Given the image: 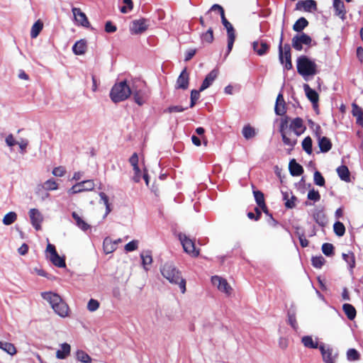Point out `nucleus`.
I'll return each mask as SVG.
<instances>
[{
  "label": "nucleus",
  "instance_id": "obj_1",
  "mask_svg": "<svg viewBox=\"0 0 363 363\" xmlns=\"http://www.w3.org/2000/svg\"><path fill=\"white\" fill-rule=\"evenodd\" d=\"M162 275L171 284H177L182 294L186 292V280L181 276V272L172 262H166L161 268Z\"/></svg>",
  "mask_w": 363,
  "mask_h": 363
},
{
  "label": "nucleus",
  "instance_id": "obj_2",
  "mask_svg": "<svg viewBox=\"0 0 363 363\" xmlns=\"http://www.w3.org/2000/svg\"><path fill=\"white\" fill-rule=\"evenodd\" d=\"M42 298L45 300L60 317H67L69 314V307L60 295L52 291L41 293Z\"/></svg>",
  "mask_w": 363,
  "mask_h": 363
},
{
  "label": "nucleus",
  "instance_id": "obj_3",
  "mask_svg": "<svg viewBox=\"0 0 363 363\" xmlns=\"http://www.w3.org/2000/svg\"><path fill=\"white\" fill-rule=\"evenodd\" d=\"M131 84H128L126 81L116 83L112 87L110 92V98L114 103L125 101L131 94Z\"/></svg>",
  "mask_w": 363,
  "mask_h": 363
},
{
  "label": "nucleus",
  "instance_id": "obj_4",
  "mask_svg": "<svg viewBox=\"0 0 363 363\" xmlns=\"http://www.w3.org/2000/svg\"><path fill=\"white\" fill-rule=\"evenodd\" d=\"M297 71L304 79L308 80V77L316 74L317 65L314 61L302 55L297 60Z\"/></svg>",
  "mask_w": 363,
  "mask_h": 363
},
{
  "label": "nucleus",
  "instance_id": "obj_5",
  "mask_svg": "<svg viewBox=\"0 0 363 363\" xmlns=\"http://www.w3.org/2000/svg\"><path fill=\"white\" fill-rule=\"evenodd\" d=\"M130 89L135 102L139 106L144 104L148 97V91L145 83L140 80H134L131 83Z\"/></svg>",
  "mask_w": 363,
  "mask_h": 363
},
{
  "label": "nucleus",
  "instance_id": "obj_6",
  "mask_svg": "<svg viewBox=\"0 0 363 363\" xmlns=\"http://www.w3.org/2000/svg\"><path fill=\"white\" fill-rule=\"evenodd\" d=\"M282 42H283V31L281 32L280 41L279 45V60L282 65L284 64V67L286 69H290L292 68V64L291 60V48L289 45L286 44L284 48H282Z\"/></svg>",
  "mask_w": 363,
  "mask_h": 363
},
{
  "label": "nucleus",
  "instance_id": "obj_7",
  "mask_svg": "<svg viewBox=\"0 0 363 363\" xmlns=\"http://www.w3.org/2000/svg\"><path fill=\"white\" fill-rule=\"evenodd\" d=\"M45 252L47 257L55 266L58 267H65L66 264L65 259L57 254L55 245L48 243Z\"/></svg>",
  "mask_w": 363,
  "mask_h": 363
},
{
  "label": "nucleus",
  "instance_id": "obj_8",
  "mask_svg": "<svg viewBox=\"0 0 363 363\" xmlns=\"http://www.w3.org/2000/svg\"><path fill=\"white\" fill-rule=\"evenodd\" d=\"M221 22L227 31L228 46L226 55H228L231 52L233 47L236 37L235 30L233 25L226 19L225 16L221 18Z\"/></svg>",
  "mask_w": 363,
  "mask_h": 363
},
{
  "label": "nucleus",
  "instance_id": "obj_9",
  "mask_svg": "<svg viewBox=\"0 0 363 363\" xmlns=\"http://www.w3.org/2000/svg\"><path fill=\"white\" fill-rule=\"evenodd\" d=\"M179 239L182 245L184 250L191 257H197L199 254L198 250L196 249L195 244L192 240L189 238L185 234L180 233Z\"/></svg>",
  "mask_w": 363,
  "mask_h": 363
},
{
  "label": "nucleus",
  "instance_id": "obj_10",
  "mask_svg": "<svg viewBox=\"0 0 363 363\" xmlns=\"http://www.w3.org/2000/svg\"><path fill=\"white\" fill-rule=\"evenodd\" d=\"M211 282L220 292L224 293L227 296L231 295L233 289L226 279L219 276H213L211 277Z\"/></svg>",
  "mask_w": 363,
  "mask_h": 363
},
{
  "label": "nucleus",
  "instance_id": "obj_11",
  "mask_svg": "<svg viewBox=\"0 0 363 363\" xmlns=\"http://www.w3.org/2000/svg\"><path fill=\"white\" fill-rule=\"evenodd\" d=\"M30 223L36 230H40L44 220L43 215L37 208H30L28 211Z\"/></svg>",
  "mask_w": 363,
  "mask_h": 363
},
{
  "label": "nucleus",
  "instance_id": "obj_12",
  "mask_svg": "<svg viewBox=\"0 0 363 363\" xmlns=\"http://www.w3.org/2000/svg\"><path fill=\"white\" fill-rule=\"evenodd\" d=\"M94 186L93 180H86L74 184L68 189L67 192L69 194H75L85 191H91Z\"/></svg>",
  "mask_w": 363,
  "mask_h": 363
},
{
  "label": "nucleus",
  "instance_id": "obj_13",
  "mask_svg": "<svg viewBox=\"0 0 363 363\" xmlns=\"http://www.w3.org/2000/svg\"><path fill=\"white\" fill-rule=\"evenodd\" d=\"M311 41V38L309 35L302 33L294 36L292 38V46L295 50L301 51L303 49V45H308Z\"/></svg>",
  "mask_w": 363,
  "mask_h": 363
},
{
  "label": "nucleus",
  "instance_id": "obj_14",
  "mask_svg": "<svg viewBox=\"0 0 363 363\" xmlns=\"http://www.w3.org/2000/svg\"><path fill=\"white\" fill-rule=\"evenodd\" d=\"M72 12L74 16V19L75 23L77 26H80L84 28H89L90 23L86 16V14L82 11V10L79 8L73 7L72 9Z\"/></svg>",
  "mask_w": 363,
  "mask_h": 363
},
{
  "label": "nucleus",
  "instance_id": "obj_15",
  "mask_svg": "<svg viewBox=\"0 0 363 363\" xmlns=\"http://www.w3.org/2000/svg\"><path fill=\"white\" fill-rule=\"evenodd\" d=\"M287 126H288L287 119L286 118L282 119L281 124H280L279 131L281 133V135L282 137V140H283L284 143L286 145L293 147L296 143V140L292 139L288 136V133L286 131Z\"/></svg>",
  "mask_w": 363,
  "mask_h": 363
},
{
  "label": "nucleus",
  "instance_id": "obj_16",
  "mask_svg": "<svg viewBox=\"0 0 363 363\" xmlns=\"http://www.w3.org/2000/svg\"><path fill=\"white\" fill-rule=\"evenodd\" d=\"M147 26L145 19L135 20L131 23L130 31L132 34H140L147 29Z\"/></svg>",
  "mask_w": 363,
  "mask_h": 363
},
{
  "label": "nucleus",
  "instance_id": "obj_17",
  "mask_svg": "<svg viewBox=\"0 0 363 363\" xmlns=\"http://www.w3.org/2000/svg\"><path fill=\"white\" fill-rule=\"evenodd\" d=\"M58 189V184L54 179H49L43 184H38L35 188V194L40 195L43 190L55 191Z\"/></svg>",
  "mask_w": 363,
  "mask_h": 363
},
{
  "label": "nucleus",
  "instance_id": "obj_18",
  "mask_svg": "<svg viewBox=\"0 0 363 363\" xmlns=\"http://www.w3.org/2000/svg\"><path fill=\"white\" fill-rule=\"evenodd\" d=\"M320 130V127L318 125L316 127V135L318 138V145L320 147V150L323 152H328L331 147H332V143L326 137H321L320 135H318V131Z\"/></svg>",
  "mask_w": 363,
  "mask_h": 363
},
{
  "label": "nucleus",
  "instance_id": "obj_19",
  "mask_svg": "<svg viewBox=\"0 0 363 363\" xmlns=\"http://www.w3.org/2000/svg\"><path fill=\"white\" fill-rule=\"evenodd\" d=\"M323 359L325 363H334L335 355L333 354V350L329 347H325L323 344L319 346Z\"/></svg>",
  "mask_w": 363,
  "mask_h": 363
},
{
  "label": "nucleus",
  "instance_id": "obj_20",
  "mask_svg": "<svg viewBox=\"0 0 363 363\" xmlns=\"http://www.w3.org/2000/svg\"><path fill=\"white\" fill-rule=\"evenodd\" d=\"M189 77L186 69H184L177 80V89H186L189 86Z\"/></svg>",
  "mask_w": 363,
  "mask_h": 363
},
{
  "label": "nucleus",
  "instance_id": "obj_21",
  "mask_svg": "<svg viewBox=\"0 0 363 363\" xmlns=\"http://www.w3.org/2000/svg\"><path fill=\"white\" fill-rule=\"evenodd\" d=\"M218 74V71L217 69H213L211 71L206 77L204 80L203 81V83L200 87V91H204L207 88H208L213 82L215 81V79L217 78Z\"/></svg>",
  "mask_w": 363,
  "mask_h": 363
},
{
  "label": "nucleus",
  "instance_id": "obj_22",
  "mask_svg": "<svg viewBox=\"0 0 363 363\" xmlns=\"http://www.w3.org/2000/svg\"><path fill=\"white\" fill-rule=\"evenodd\" d=\"M290 128L297 136L301 135L306 129L303 120L300 118H296L291 121Z\"/></svg>",
  "mask_w": 363,
  "mask_h": 363
},
{
  "label": "nucleus",
  "instance_id": "obj_23",
  "mask_svg": "<svg viewBox=\"0 0 363 363\" xmlns=\"http://www.w3.org/2000/svg\"><path fill=\"white\" fill-rule=\"evenodd\" d=\"M296 7L305 11H315L317 9L316 2L314 0L300 1L297 3Z\"/></svg>",
  "mask_w": 363,
  "mask_h": 363
},
{
  "label": "nucleus",
  "instance_id": "obj_24",
  "mask_svg": "<svg viewBox=\"0 0 363 363\" xmlns=\"http://www.w3.org/2000/svg\"><path fill=\"white\" fill-rule=\"evenodd\" d=\"M252 48L259 55H264L269 50L268 44L264 40L255 41Z\"/></svg>",
  "mask_w": 363,
  "mask_h": 363
},
{
  "label": "nucleus",
  "instance_id": "obj_25",
  "mask_svg": "<svg viewBox=\"0 0 363 363\" xmlns=\"http://www.w3.org/2000/svg\"><path fill=\"white\" fill-rule=\"evenodd\" d=\"M333 7L335 11V15L344 20L346 10L343 1L342 0H333Z\"/></svg>",
  "mask_w": 363,
  "mask_h": 363
},
{
  "label": "nucleus",
  "instance_id": "obj_26",
  "mask_svg": "<svg viewBox=\"0 0 363 363\" xmlns=\"http://www.w3.org/2000/svg\"><path fill=\"white\" fill-rule=\"evenodd\" d=\"M276 114L283 116L286 113L285 102L282 94H279L274 108Z\"/></svg>",
  "mask_w": 363,
  "mask_h": 363
},
{
  "label": "nucleus",
  "instance_id": "obj_27",
  "mask_svg": "<svg viewBox=\"0 0 363 363\" xmlns=\"http://www.w3.org/2000/svg\"><path fill=\"white\" fill-rule=\"evenodd\" d=\"M71 347L68 343L60 345V350L56 352V357L59 359H66L70 354Z\"/></svg>",
  "mask_w": 363,
  "mask_h": 363
},
{
  "label": "nucleus",
  "instance_id": "obj_28",
  "mask_svg": "<svg viewBox=\"0 0 363 363\" xmlns=\"http://www.w3.org/2000/svg\"><path fill=\"white\" fill-rule=\"evenodd\" d=\"M86 48V41L82 39L74 43L72 47V51L75 55H81L85 53Z\"/></svg>",
  "mask_w": 363,
  "mask_h": 363
},
{
  "label": "nucleus",
  "instance_id": "obj_29",
  "mask_svg": "<svg viewBox=\"0 0 363 363\" xmlns=\"http://www.w3.org/2000/svg\"><path fill=\"white\" fill-rule=\"evenodd\" d=\"M72 216L75 221L76 225L82 230L86 231L90 228V225L77 213L72 212Z\"/></svg>",
  "mask_w": 363,
  "mask_h": 363
},
{
  "label": "nucleus",
  "instance_id": "obj_30",
  "mask_svg": "<svg viewBox=\"0 0 363 363\" xmlns=\"http://www.w3.org/2000/svg\"><path fill=\"white\" fill-rule=\"evenodd\" d=\"M303 89L307 98L313 104H317L318 101V94L314 90L312 89L308 84H305L303 85Z\"/></svg>",
  "mask_w": 363,
  "mask_h": 363
},
{
  "label": "nucleus",
  "instance_id": "obj_31",
  "mask_svg": "<svg viewBox=\"0 0 363 363\" xmlns=\"http://www.w3.org/2000/svg\"><path fill=\"white\" fill-rule=\"evenodd\" d=\"M289 168L292 176H299L303 172L302 166L297 163L294 159L290 161Z\"/></svg>",
  "mask_w": 363,
  "mask_h": 363
},
{
  "label": "nucleus",
  "instance_id": "obj_32",
  "mask_svg": "<svg viewBox=\"0 0 363 363\" xmlns=\"http://www.w3.org/2000/svg\"><path fill=\"white\" fill-rule=\"evenodd\" d=\"M103 249L106 254L113 252L116 249V242H113L109 237H106L103 242Z\"/></svg>",
  "mask_w": 363,
  "mask_h": 363
},
{
  "label": "nucleus",
  "instance_id": "obj_33",
  "mask_svg": "<svg viewBox=\"0 0 363 363\" xmlns=\"http://www.w3.org/2000/svg\"><path fill=\"white\" fill-rule=\"evenodd\" d=\"M253 194L258 206L260 207L266 214H267L268 210L264 203V194L259 191H254Z\"/></svg>",
  "mask_w": 363,
  "mask_h": 363
},
{
  "label": "nucleus",
  "instance_id": "obj_34",
  "mask_svg": "<svg viewBox=\"0 0 363 363\" xmlns=\"http://www.w3.org/2000/svg\"><path fill=\"white\" fill-rule=\"evenodd\" d=\"M140 257L142 259V264H143L144 269L145 271H147L149 269L148 267L152 262V257L151 252L150 251L143 252L140 254Z\"/></svg>",
  "mask_w": 363,
  "mask_h": 363
},
{
  "label": "nucleus",
  "instance_id": "obj_35",
  "mask_svg": "<svg viewBox=\"0 0 363 363\" xmlns=\"http://www.w3.org/2000/svg\"><path fill=\"white\" fill-rule=\"evenodd\" d=\"M337 173L339 177L345 182H350V174L348 168L345 165H341L337 168Z\"/></svg>",
  "mask_w": 363,
  "mask_h": 363
},
{
  "label": "nucleus",
  "instance_id": "obj_36",
  "mask_svg": "<svg viewBox=\"0 0 363 363\" xmlns=\"http://www.w3.org/2000/svg\"><path fill=\"white\" fill-rule=\"evenodd\" d=\"M313 218L320 226H325L327 224V218L323 211H315L313 213Z\"/></svg>",
  "mask_w": 363,
  "mask_h": 363
},
{
  "label": "nucleus",
  "instance_id": "obj_37",
  "mask_svg": "<svg viewBox=\"0 0 363 363\" xmlns=\"http://www.w3.org/2000/svg\"><path fill=\"white\" fill-rule=\"evenodd\" d=\"M342 309L349 320H352L356 317V310L352 305L345 303Z\"/></svg>",
  "mask_w": 363,
  "mask_h": 363
},
{
  "label": "nucleus",
  "instance_id": "obj_38",
  "mask_svg": "<svg viewBox=\"0 0 363 363\" xmlns=\"http://www.w3.org/2000/svg\"><path fill=\"white\" fill-rule=\"evenodd\" d=\"M0 349L11 355H14L17 352L15 346L7 342L0 341Z\"/></svg>",
  "mask_w": 363,
  "mask_h": 363
},
{
  "label": "nucleus",
  "instance_id": "obj_39",
  "mask_svg": "<svg viewBox=\"0 0 363 363\" xmlns=\"http://www.w3.org/2000/svg\"><path fill=\"white\" fill-rule=\"evenodd\" d=\"M76 359L82 363H91V357L86 352L81 350L77 351Z\"/></svg>",
  "mask_w": 363,
  "mask_h": 363
},
{
  "label": "nucleus",
  "instance_id": "obj_40",
  "mask_svg": "<svg viewBox=\"0 0 363 363\" xmlns=\"http://www.w3.org/2000/svg\"><path fill=\"white\" fill-rule=\"evenodd\" d=\"M343 259L347 263L350 269L355 267V259L353 252L348 251L347 253H342Z\"/></svg>",
  "mask_w": 363,
  "mask_h": 363
},
{
  "label": "nucleus",
  "instance_id": "obj_41",
  "mask_svg": "<svg viewBox=\"0 0 363 363\" xmlns=\"http://www.w3.org/2000/svg\"><path fill=\"white\" fill-rule=\"evenodd\" d=\"M308 21L305 18L301 17L295 22L293 26V29L296 32H301L308 26Z\"/></svg>",
  "mask_w": 363,
  "mask_h": 363
},
{
  "label": "nucleus",
  "instance_id": "obj_42",
  "mask_svg": "<svg viewBox=\"0 0 363 363\" xmlns=\"http://www.w3.org/2000/svg\"><path fill=\"white\" fill-rule=\"evenodd\" d=\"M352 114L357 117V123L359 125L363 124V112L357 105L352 104Z\"/></svg>",
  "mask_w": 363,
  "mask_h": 363
},
{
  "label": "nucleus",
  "instance_id": "obj_43",
  "mask_svg": "<svg viewBox=\"0 0 363 363\" xmlns=\"http://www.w3.org/2000/svg\"><path fill=\"white\" fill-rule=\"evenodd\" d=\"M301 342L303 345L308 348H318V343L317 341H314L311 336H303L301 339Z\"/></svg>",
  "mask_w": 363,
  "mask_h": 363
},
{
  "label": "nucleus",
  "instance_id": "obj_44",
  "mask_svg": "<svg viewBox=\"0 0 363 363\" xmlns=\"http://www.w3.org/2000/svg\"><path fill=\"white\" fill-rule=\"evenodd\" d=\"M17 220V214L13 211H11L6 213L2 220L3 223L5 225H10Z\"/></svg>",
  "mask_w": 363,
  "mask_h": 363
},
{
  "label": "nucleus",
  "instance_id": "obj_45",
  "mask_svg": "<svg viewBox=\"0 0 363 363\" xmlns=\"http://www.w3.org/2000/svg\"><path fill=\"white\" fill-rule=\"evenodd\" d=\"M242 133L244 138L247 140L251 139L255 135V129L250 125H246L243 127Z\"/></svg>",
  "mask_w": 363,
  "mask_h": 363
},
{
  "label": "nucleus",
  "instance_id": "obj_46",
  "mask_svg": "<svg viewBox=\"0 0 363 363\" xmlns=\"http://www.w3.org/2000/svg\"><path fill=\"white\" fill-rule=\"evenodd\" d=\"M43 23L40 21H36L32 26L30 30V37L32 38H35L43 29Z\"/></svg>",
  "mask_w": 363,
  "mask_h": 363
},
{
  "label": "nucleus",
  "instance_id": "obj_47",
  "mask_svg": "<svg viewBox=\"0 0 363 363\" xmlns=\"http://www.w3.org/2000/svg\"><path fill=\"white\" fill-rule=\"evenodd\" d=\"M333 230L335 233L339 236H342L345 233V228L342 223L337 221L333 225Z\"/></svg>",
  "mask_w": 363,
  "mask_h": 363
},
{
  "label": "nucleus",
  "instance_id": "obj_48",
  "mask_svg": "<svg viewBox=\"0 0 363 363\" xmlns=\"http://www.w3.org/2000/svg\"><path fill=\"white\" fill-rule=\"evenodd\" d=\"M302 147L308 154L312 153V140L308 136L305 138L302 142Z\"/></svg>",
  "mask_w": 363,
  "mask_h": 363
},
{
  "label": "nucleus",
  "instance_id": "obj_49",
  "mask_svg": "<svg viewBox=\"0 0 363 363\" xmlns=\"http://www.w3.org/2000/svg\"><path fill=\"white\" fill-rule=\"evenodd\" d=\"M201 40L203 42L211 43L213 40V32L212 28H209L208 30L203 33L201 35Z\"/></svg>",
  "mask_w": 363,
  "mask_h": 363
},
{
  "label": "nucleus",
  "instance_id": "obj_50",
  "mask_svg": "<svg viewBox=\"0 0 363 363\" xmlns=\"http://www.w3.org/2000/svg\"><path fill=\"white\" fill-rule=\"evenodd\" d=\"M284 199L286 201L285 206L288 208H292L295 206V201L296 198L294 196H291V199H289V194L287 192L283 193Z\"/></svg>",
  "mask_w": 363,
  "mask_h": 363
},
{
  "label": "nucleus",
  "instance_id": "obj_51",
  "mask_svg": "<svg viewBox=\"0 0 363 363\" xmlns=\"http://www.w3.org/2000/svg\"><path fill=\"white\" fill-rule=\"evenodd\" d=\"M314 183L320 186L325 185V179L318 171H315L313 175Z\"/></svg>",
  "mask_w": 363,
  "mask_h": 363
},
{
  "label": "nucleus",
  "instance_id": "obj_52",
  "mask_svg": "<svg viewBox=\"0 0 363 363\" xmlns=\"http://www.w3.org/2000/svg\"><path fill=\"white\" fill-rule=\"evenodd\" d=\"M323 253L326 256H331L333 255L334 247L330 243H324L322 245Z\"/></svg>",
  "mask_w": 363,
  "mask_h": 363
},
{
  "label": "nucleus",
  "instance_id": "obj_53",
  "mask_svg": "<svg viewBox=\"0 0 363 363\" xmlns=\"http://www.w3.org/2000/svg\"><path fill=\"white\" fill-rule=\"evenodd\" d=\"M325 263V259L322 256L313 257L312 258V264L315 268H321Z\"/></svg>",
  "mask_w": 363,
  "mask_h": 363
},
{
  "label": "nucleus",
  "instance_id": "obj_54",
  "mask_svg": "<svg viewBox=\"0 0 363 363\" xmlns=\"http://www.w3.org/2000/svg\"><path fill=\"white\" fill-rule=\"evenodd\" d=\"M307 198L314 202H317L320 199V195L318 191L311 189L308 191Z\"/></svg>",
  "mask_w": 363,
  "mask_h": 363
},
{
  "label": "nucleus",
  "instance_id": "obj_55",
  "mask_svg": "<svg viewBox=\"0 0 363 363\" xmlns=\"http://www.w3.org/2000/svg\"><path fill=\"white\" fill-rule=\"evenodd\" d=\"M99 196H100V199H101V201H103L104 204L106 206V215L105 216H107L110 212H111V208H110V205H109V203H108V196L106 195L105 193L104 192H101L99 194Z\"/></svg>",
  "mask_w": 363,
  "mask_h": 363
},
{
  "label": "nucleus",
  "instance_id": "obj_56",
  "mask_svg": "<svg viewBox=\"0 0 363 363\" xmlns=\"http://www.w3.org/2000/svg\"><path fill=\"white\" fill-rule=\"evenodd\" d=\"M218 11L220 14V17L223 18V16H225V13L223 7L218 4H213L210 10L206 13V15L209 16V18H211V11Z\"/></svg>",
  "mask_w": 363,
  "mask_h": 363
},
{
  "label": "nucleus",
  "instance_id": "obj_57",
  "mask_svg": "<svg viewBox=\"0 0 363 363\" xmlns=\"http://www.w3.org/2000/svg\"><path fill=\"white\" fill-rule=\"evenodd\" d=\"M347 359L350 361L357 360L359 357L358 352L354 349H350L347 352Z\"/></svg>",
  "mask_w": 363,
  "mask_h": 363
},
{
  "label": "nucleus",
  "instance_id": "obj_58",
  "mask_svg": "<svg viewBox=\"0 0 363 363\" xmlns=\"http://www.w3.org/2000/svg\"><path fill=\"white\" fill-rule=\"evenodd\" d=\"M138 247V241L135 240L129 242L128 243H127L125 245V250L127 252L134 251V250H137Z\"/></svg>",
  "mask_w": 363,
  "mask_h": 363
},
{
  "label": "nucleus",
  "instance_id": "obj_59",
  "mask_svg": "<svg viewBox=\"0 0 363 363\" xmlns=\"http://www.w3.org/2000/svg\"><path fill=\"white\" fill-rule=\"evenodd\" d=\"M99 307V303L95 299H90L87 304V308L89 311L94 312Z\"/></svg>",
  "mask_w": 363,
  "mask_h": 363
},
{
  "label": "nucleus",
  "instance_id": "obj_60",
  "mask_svg": "<svg viewBox=\"0 0 363 363\" xmlns=\"http://www.w3.org/2000/svg\"><path fill=\"white\" fill-rule=\"evenodd\" d=\"M65 172H66L65 169L61 166L55 167L52 172V173L54 176L59 177H63L65 175Z\"/></svg>",
  "mask_w": 363,
  "mask_h": 363
},
{
  "label": "nucleus",
  "instance_id": "obj_61",
  "mask_svg": "<svg viewBox=\"0 0 363 363\" xmlns=\"http://www.w3.org/2000/svg\"><path fill=\"white\" fill-rule=\"evenodd\" d=\"M5 142L6 143V145L9 147H13L15 145H17L18 143V141H16L14 138V137L13 136V135L10 134L9 135L6 139H5Z\"/></svg>",
  "mask_w": 363,
  "mask_h": 363
},
{
  "label": "nucleus",
  "instance_id": "obj_62",
  "mask_svg": "<svg viewBox=\"0 0 363 363\" xmlns=\"http://www.w3.org/2000/svg\"><path fill=\"white\" fill-rule=\"evenodd\" d=\"M17 145H18L21 153L24 154L26 152V149L28 145V142L27 140L21 139V141L18 142Z\"/></svg>",
  "mask_w": 363,
  "mask_h": 363
},
{
  "label": "nucleus",
  "instance_id": "obj_63",
  "mask_svg": "<svg viewBox=\"0 0 363 363\" xmlns=\"http://www.w3.org/2000/svg\"><path fill=\"white\" fill-rule=\"evenodd\" d=\"M117 28L114 26L111 21H107L105 24V30L107 33H114L116 31Z\"/></svg>",
  "mask_w": 363,
  "mask_h": 363
},
{
  "label": "nucleus",
  "instance_id": "obj_64",
  "mask_svg": "<svg viewBox=\"0 0 363 363\" xmlns=\"http://www.w3.org/2000/svg\"><path fill=\"white\" fill-rule=\"evenodd\" d=\"M186 108H183L181 106H169L165 111L169 113H173V112H182Z\"/></svg>",
  "mask_w": 363,
  "mask_h": 363
}]
</instances>
